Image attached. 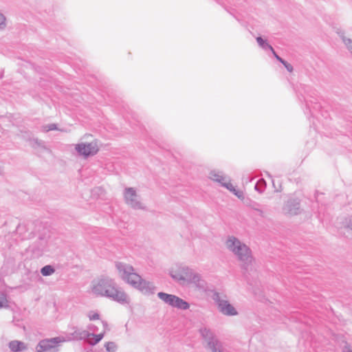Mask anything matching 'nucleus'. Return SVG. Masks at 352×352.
Masks as SVG:
<instances>
[{"label": "nucleus", "instance_id": "nucleus-25", "mask_svg": "<svg viewBox=\"0 0 352 352\" xmlns=\"http://www.w3.org/2000/svg\"><path fill=\"white\" fill-rule=\"evenodd\" d=\"M213 352H222L221 350H217V349H214Z\"/></svg>", "mask_w": 352, "mask_h": 352}, {"label": "nucleus", "instance_id": "nucleus-4", "mask_svg": "<svg viewBox=\"0 0 352 352\" xmlns=\"http://www.w3.org/2000/svg\"><path fill=\"white\" fill-rule=\"evenodd\" d=\"M118 269L122 273L123 278L131 285L140 289H143L146 287L147 283L142 280L141 277L133 272V269L131 266L120 265Z\"/></svg>", "mask_w": 352, "mask_h": 352}, {"label": "nucleus", "instance_id": "nucleus-20", "mask_svg": "<svg viewBox=\"0 0 352 352\" xmlns=\"http://www.w3.org/2000/svg\"><path fill=\"white\" fill-rule=\"evenodd\" d=\"M6 21V19L3 14H0V28L4 25Z\"/></svg>", "mask_w": 352, "mask_h": 352}, {"label": "nucleus", "instance_id": "nucleus-1", "mask_svg": "<svg viewBox=\"0 0 352 352\" xmlns=\"http://www.w3.org/2000/svg\"><path fill=\"white\" fill-rule=\"evenodd\" d=\"M92 292L96 296H107L118 302H126V295L118 290L107 279H99L93 282Z\"/></svg>", "mask_w": 352, "mask_h": 352}, {"label": "nucleus", "instance_id": "nucleus-6", "mask_svg": "<svg viewBox=\"0 0 352 352\" xmlns=\"http://www.w3.org/2000/svg\"><path fill=\"white\" fill-rule=\"evenodd\" d=\"M158 296L167 304L179 309H186L189 307L188 304L182 298L171 294L160 292Z\"/></svg>", "mask_w": 352, "mask_h": 352}, {"label": "nucleus", "instance_id": "nucleus-27", "mask_svg": "<svg viewBox=\"0 0 352 352\" xmlns=\"http://www.w3.org/2000/svg\"><path fill=\"white\" fill-rule=\"evenodd\" d=\"M101 289L104 291L105 289V287H101Z\"/></svg>", "mask_w": 352, "mask_h": 352}, {"label": "nucleus", "instance_id": "nucleus-11", "mask_svg": "<svg viewBox=\"0 0 352 352\" xmlns=\"http://www.w3.org/2000/svg\"><path fill=\"white\" fill-rule=\"evenodd\" d=\"M135 196L136 193L133 188H129L126 189L124 197L127 201H133Z\"/></svg>", "mask_w": 352, "mask_h": 352}, {"label": "nucleus", "instance_id": "nucleus-14", "mask_svg": "<svg viewBox=\"0 0 352 352\" xmlns=\"http://www.w3.org/2000/svg\"><path fill=\"white\" fill-rule=\"evenodd\" d=\"M105 347L107 351L109 352H114L116 349V346L113 342H107L105 344Z\"/></svg>", "mask_w": 352, "mask_h": 352}, {"label": "nucleus", "instance_id": "nucleus-17", "mask_svg": "<svg viewBox=\"0 0 352 352\" xmlns=\"http://www.w3.org/2000/svg\"><path fill=\"white\" fill-rule=\"evenodd\" d=\"M202 334L206 336V337H208V338H211V339H213V334L208 329H204L202 331Z\"/></svg>", "mask_w": 352, "mask_h": 352}, {"label": "nucleus", "instance_id": "nucleus-8", "mask_svg": "<svg viewBox=\"0 0 352 352\" xmlns=\"http://www.w3.org/2000/svg\"><path fill=\"white\" fill-rule=\"evenodd\" d=\"M63 342L60 338H55L41 341L36 347L38 352H43L58 346L59 343Z\"/></svg>", "mask_w": 352, "mask_h": 352}, {"label": "nucleus", "instance_id": "nucleus-15", "mask_svg": "<svg viewBox=\"0 0 352 352\" xmlns=\"http://www.w3.org/2000/svg\"><path fill=\"white\" fill-rule=\"evenodd\" d=\"M223 186H225L228 189H229L230 191H232L234 192V194L236 195H237L239 197H241V195H239L237 192H236V190L234 189V186H232V184L230 182L228 183H225L223 184Z\"/></svg>", "mask_w": 352, "mask_h": 352}, {"label": "nucleus", "instance_id": "nucleus-13", "mask_svg": "<svg viewBox=\"0 0 352 352\" xmlns=\"http://www.w3.org/2000/svg\"><path fill=\"white\" fill-rule=\"evenodd\" d=\"M210 178L215 182H218L222 184L223 182L225 180L224 177L217 173H212L210 174Z\"/></svg>", "mask_w": 352, "mask_h": 352}, {"label": "nucleus", "instance_id": "nucleus-23", "mask_svg": "<svg viewBox=\"0 0 352 352\" xmlns=\"http://www.w3.org/2000/svg\"><path fill=\"white\" fill-rule=\"evenodd\" d=\"M56 129V127H55V126H54V125H52V126H45V127H44V131H50V130H54V129Z\"/></svg>", "mask_w": 352, "mask_h": 352}, {"label": "nucleus", "instance_id": "nucleus-16", "mask_svg": "<svg viewBox=\"0 0 352 352\" xmlns=\"http://www.w3.org/2000/svg\"><path fill=\"white\" fill-rule=\"evenodd\" d=\"M89 318L91 320H98L100 318L99 314L96 312H90L89 314Z\"/></svg>", "mask_w": 352, "mask_h": 352}, {"label": "nucleus", "instance_id": "nucleus-5", "mask_svg": "<svg viewBox=\"0 0 352 352\" xmlns=\"http://www.w3.org/2000/svg\"><path fill=\"white\" fill-rule=\"evenodd\" d=\"M87 139V141L79 143L75 147L78 154L85 157L94 155L99 151L98 141L92 135H88Z\"/></svg>", "mask_w": 352, "mask_h": 352}, {"label": "nucleus", "instance_id": "nucleus-26", "mask_svg": "<svg viewBox=\"0 0 352 352\" xmlns=\"http://www.w3.org/2000/svg\"><path fill=\"white\" fill-rule=\"evenodd\" d=\"M280 56H277L276 58L278 60L280 59Z\"/></svg>", "mask_w": 352, "mask_h": 352}, {"label": "nucleus", "instance_id": "nucleus-19", "mask_svg": "<svg viewBox=\"0 0 352 352\" xmlns=\"http://www.w3.org/2000/svg\"><path fill=\"white\" fill-rule=\"evenodd\" d=\"M7 303V300L4 297H0V308L4 307Z\"/></svg>", "mask_w": 352, "mask_h": 352}, {"label": "nucleus", "instance_id": "nucleus-9", "mask_svg": "<svg viewBox=\"0 0 352 352\" xmlns=\"http://www.w3.org/2000/svg\"><path fill=\"white\" fill-rule=\"evenodd\" d=\"M104 333H101L100 334L96 335L94 333H89L87 335L88 339L87 342L91 345H94L99 342L104 337Z\"/></svg>", "mask_w": 352, "mask_h": 352}, {"label": "nucleus", "instance_id": "nucleus-7", "mask_svg": "<svg viewBox=\"0 0 352 352\" xmlns=\"http://www.w3.org/2000/svg\"><path fill=\"white\" fill-rule=\"evenodd\" d=\"M214 300L218 303L221 312L226 315L234 316L236 314L235 309L226 300L221 299L219 294H215Z\"/></svg>", "mask_w": 352, "mask_h": 352}, {"label": "nucleus", "instance_id": "nucleus-12", "mask_svg": "<svg viewBox=\"0 0 352 352\" xmlns=\"http://www.w3.org/2000/svg\"><path fill=\"white\" fill-rule=\"evenodd\" d=\"M54 272V268L50 265H46L41 269V274L43 276H49Z\"/></svg>", "mask_w": 352, "mask_h": 352}, {"label": "nucleus", "instance_id": "nucleus-10", "mask_svg": "<svg viewBox=\"0 0 352 352\" xmlns=\"http://www.w3.org/2000/svg\"><path fill=\"white\" fill-rule=\"evenodd\" d=\"M10 348L13 352H18L25 349L23 343L19 341H12L10 343Z\"/></svg>", "mask_w": 352, "mask_h": 352}, {"label": "nucleus", "instance_id": "nucleus-18", "mask_svg": "<svg viewBox=\"0 0 352 352\" xmlns=\"http://www.w3.org/2000/svg\"><path fill=\"white\" fill-rule=\"evenodd\" d=\"M256 41L258 43V44L263 47H267V43L261 37H258L256 38Z\"/></svg>", "mask_w": 352, "mask_h": 352}, {"label": "nucleus", "instance_id": "nucleus-21", "mask_svg": "<svg viewBox=\"0 0 352 352\" xmlns=\"http://www.w3.org/2000/svg\"><path fill=\"white\" fill-rule=\"evenodd\" d=\"M284 66L286 67V69L289 72H292L293 71V67L292 66L287 63V62H285V63L284 64Z\"/></svg>", "mask_w": 352, "mask_h": 352}, {"label": "nucleus", "instance_id": "nucleus-22", "mask_svg": "<svg viewBox=\"0 0 352 352\" xmlns=\"http://www.w3.org/2000/svg\"><path fill=\"white\" fill-rule=\"evenodd\" d=\"M267 47H268L271 51L273 53L274 56L276 58L277 56H278L276 53L275 52L274 50L273 49V47L269 45V44H267Z\"/></svg>", "mask_w": 352, "mask_h": 352}, {"label": "nucleus", "instance_id": "nucleus-24", "mask_svg": "<svg viewBox=\"0 0 352 352\" xmlns=\"http://www.w3.org/2000/svg\"><path fill=\"white\" fill-rule=\"evenodd\" d=\"M281 63H283V65L285 63L286 61H285L284 60H283L281 58H280V59L278 60Z\"/></svg>", "mask_w": 352, "mask_h": 352}, {"label": "nucleus", "instance_id": "nucleus-3", "mask_svg": "<svg viewBox=\"0 0 352 352\" xmlns=\"http://www.w3.org/2000/svg\"><path fill=\"white\" fill-rule=\"evenodd\" d=\"M171 276L183 284H196L199 280V276L188 267H177L173 269Z\"/></svg>", "mask_w": 352, "mask_h": 352}, {"label": "nucleus", "instance_id": "nucleus-2", "mask_svg": "<svg viewBox=\"0 0 352 352\" xmlns=\"http://www.w3.org/2000/svg\"><path fill=\"white\" fill-rule=\"evenodd\" d=\"M226 245L238 256L243 265L245 266L252 262L253 259L249 248L245 245L241 244L236 238L230 237L226 242Z\"/></svg>", "mask_w": 352, "mask_h": 352}]
</instances>
